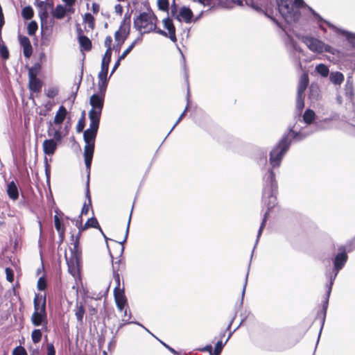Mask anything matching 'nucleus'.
<instances>
[{"mask_svg": "<svg viewBox=\"0 0 355 355\" xmlns=\"http://www.w3.org/2000/svg\"><path fill=\"white\" fill-rule=\"evenodd\" d=\"M88 116H89V129H92V130L98 131V128H99L101 114L94 113L93 112H89Z\"/></svg>", "mask_w": 355, "mask_h": 355, "instance_id": "nucleus-22", "label": "nucleus"}, {"mask_svg": "<svg viewBox=\"0 0 355 355\" xmlns=\"http://www.w3.org/2000/svg\"><path fill=\"white\" fill-rule=\"evenodd\" d=\"M78 40L80 46L83 50L89 51L92 49V42L87 36L80 35L79 36Z\"/></svg>", "mask_w": 355, "mask_h": 355, "instance_id": "nucleus-35", "label": "nucleus"}, {"mask_svg": "<svg viewBox=\"0 0 355 355\" xmlns=\"http://www.w3.org/2000/svg\"><path fill=\"white\" fill-rule=\"evenodd\" d=\"M331 118H325L322 120H318L314 123V129L315 132L327 130L331 128Z\"/></svg>", "mask_w": 355, "mask_h": 355, "instance_id": "nucleus-26", "label": "nucleus"}, {"mask_svg": "<svg viewBox=\"0 0 355 355\" xmlns=\"http://www.w3.org/2000/svg\"><path fill=\"white\" fill-rule=\"evenodd\" d=\"M263 188L262 193V203L267 207V211L263 215L262 222L258 231L257 243H258L262 231L265 227L270 210L275 207L277 203V194L278 191V185L275 178V173L272 168H269L268 170L263 175Z\"/></svg>", "mask_w": 355, "mask_h": 355, "instance_id": "nucleus-1", "label": "nucleus"}, {"mask_svg": "<svg viewBox=\"0 0 355 355\" xmlns=\"http://www.w3.org/2000/svg\"><path fill=\"white\" fill-rule=\"evenodd\" d=\"M85 126V112H83L82 116L79 119L76 125V131L80 133L82 132Z\"/></svg>", "mask_w": 355, "mask_h": 355, "instance_id": "nucleus-52", "label": "nucleus"}, {"mask_svg": "<svg viewBox=\"0 0 355 355\" xmlns=\"http://www.w3.org/2000/svg\"><path fill=\"white\" fill-rule=\"evenodd\" d=\"M329 80L334 85H340L344 80V76L340 71L331 72L329 74Z\"/></svg>", "mask_w": 355, "mask_h": 355, "instance_id": "nucleus-37", "label": "nucleus"}, {"mask_svg": "<svg viewBox=\"0 0 355 355\" xmlns=\"http://www.w3.org/2000/svg\"><path fill=\"white\" fill-rule=\"evenodd\" d=\"M326 22L327 24V26L330 28H331L333 31H334L336 33L345 36L348 42L355 49V33H352L347 31L345 30L338 28L329 21H326Z\"/></svg>", "mask_w": 355, "mask_h": 355, "instance_id": "nucleus-11", "label": "nucleus"}, {"mask_svg": "<svg viewBox=\"0 0 355 355\" xmlns=\"http://www.w3.org/2000/svg\"><path fill=\"white\" fill-rule=\"evenodd\" d=\"M220 3L227 8H233L235 6H248L254 10L262 11L261 5L257 0H219Z\"/></svg>", "mask_w": 355, "mask_h": 355, "instance_id": "nucleus-7", "label": "nucleus"}, {"mask_svg": "<svg viewBox=\"0 0 355 355\" xmlns=\"http://www.w3.org/2000/svg\"><path fill=\"white\" fill-rule=\"evenodd\" d=\"M98 131L87 128L83 132V140L85 144H95Z\"/></svg>", "mask_w": 355, "mask_h": 355, "instance_id": "nucleus-29", "label": "nucleus"}, {"mask_svg": "<svg viewBox=\"0 0 355 355\" xmlns=\"http://www.w3.org/2000/svg\"><path fill=\"white\" fill-rule=\"evenodd\" d=\"M84 159H85V167H86V171H87V179H89L91 166H92V162L93 157L87 156V157H84Z\"/></svg>", "mask_w": 355, "mask_h": 355, "instance_id": "nucleus-55", "label": "nucleus"}, {"mask_svg": "<svg viewBox=\"0 0 355 355\" xmlns=\"http://www.w3.org/2000/svg\"><path fill=\"white\" fill-rule=\"evenodd\" d=\"M83 69H84V66H83V63L82 66H81V69H80V73L78 80V82L76 81L75 84H74L75 89L72 91V93L69 97V99H71L73 102H74V101L77 96V94H78V92L79 90V88H80V84H81V82L83 80Z\"/></svg>", "mask_w": 355, "mask_h": 355, "instance_id": "nucleus-33", "label": "nucleus"}, {"mask_svg": "<svg viewBox=\"0 0 355 355\" xmlns=\"http://www.w3.org/2000/svg\"><path fill=\"white\" fill-rule=\"evenodd\" d=\"M308 9L311 12V13L312 14V15L315 18V21L318 24L319 26V28L320 29H321L322 31H324V33L327 32V29L325 28V27L324 26V25L322 24V23H325L327 25V21L325 19H324L318 12H316L311 7H308Z\"/></svg>", "mask_w": 355, "mask_h": 355, "instance_id": "nucleus-31", "label": "nucleus"}, {"mask_svg": "<svg viewBox=\"0 0 355 355\" xmlns=\"http://www.w3.org/2000/svg\"><path fill=\"white\" fill-rule=\"evenodd\" d=\"M54 224H55V227L56 230L58 231L59 236L60 237V241L62 242L64 239L65 228H64V225H62L60 219L59 218V217L57 215H55V216H54Z\"/></svg>", "mask_w": 355, "mask_h": 355, "instance_id": "nucleus-34", "label": "nucleus"}, {"mask_svg": "<svg viewBox=\"0 0 355 355\" xmlns=\"http://www.w3.org/2000/svg\"><path fill=\"white\" fill-rule=\"evenodd\" d=\"M297 118L296 121L300 124L311 125L315 120V114L313 110L311 109H306L302 116V119H300V115H297L295 119Z\"/></svg>", "mask_w": 355, "mask_h": 355, "instance_id": "nucleus-16", "label": "nucleus"}, {"mask_svg": "<svg viewBox=\"0 0 355 355\" xmlns=\"http://www.w3.org/2000/svg\"><path fill=\"white\" fill-rule=\"evenodd\" d=\"M304 94H297L296 98V110L298 112V115H300L304 107Z\"/></svg>", "mask_w": 355, "mask_h": 355, "instance_id": "nucleus-42", "label": "nucleus"}, {"mask_svg": "<svg viewBox=\"0 0 355 355\" xmlns=\"http://www.w3.org/2000/svg\"><path fill=\"white\" fill-rule=\"evenodd\" d=\"M112 42V37L110 35L107 36L104 41V45H105V46L107 47V50L105 52H107V54H110V53H112V48H111Z\"/></svg>", "mask_w": 355, "mask_h": 355, "instance_id": "nucleus-58", "label": "nucleus"}, {"mask_svg": "<svg viewBox=\"0 0 355 355\" xmlns=\"http://www.w3.org/2000/svg\"><path fill=\"white\" fill-rule=\"evenodd\" d=\"M105 95L94 93L89 98V105L92 106V109L89 112H93L94 113L102 114V111L104 106Z\"/></svg>", "mask_w": 355, "mask_h": 355, "instance_id": "nucleus-9", "label": "nucleus"}, {"mask_svg": "<svg viewBox=\"0 0 355 355\" xmlns=\"http://www.w3.org/2000/svg\"><path fill=\"white\" fill-rule=\"evenodd\" d=\"M74 312L78 323L83 324L84 315L85 313V306L83 302L76 301Z\"/></svg>", "mask_w": 355, "mask_h": 355, "instance_id": "nucleus-24", "label": "nucleus"}, {"mask_svg": "<svg viewBox=\"0 0 355 355\" xmlns=\"http://www.w3.org/2000/svg\"><path fill=\"white\" fill-rule=\"evenodd\" d=\"M42 68L41 64L39 62H36L28 69V76L31 75H34L35 77H37V74Z\"/></svg>", "mask_w": 355, "mask_h": 355, "instance_id": "nucleus-51", "label": "nucleus"}, {"mask_svg": "<svg viewBox=\"0 0 355 355\" xmlns=\"http://www.w3.org/2000/svg\"><path fill=\"white\" fill-rule=\"evenodd\" d=\"M58 93L59 89L57 87H51L45 89V94L49 98H54Z\"/></svg>", "mask_w": 355, "mask_h": 355, "instance_id": "nucleus-46", "label": "nucleus"}, {"mask_svg": "<svg viewBox=\"0 0 355 355\" xmlns=\"http://www.w3.org/2000/svg\"><path fill=\"white\" fill-rule=\"evenodd\" d=\"M193 12L191 10L186 6H183L179 11V15L175 16V19L179 21H181V17L184 19L186 23H190L193 17Z\"/></svg>", "mask_w": 355, "mask_h": 355, "instance_id": "nucleus-19", "label": "nucleus"}, {"mask_svg": "<svg viewBox=\"0 0 355 355\" xmlns=\"http://www.w3.org/2000/svg\"><path fill=\"white\" fill-rule=\"evenodd\" d=\"M314 128V123L313 125L300 124L295 121V123L290 126L284 134H288L291 142L293 141L298 142L315 132Z\"/></svg>", "mask_w": 355, "mask_h": 355, "instance_id": "nucleus-5", "label": "nucleus"}, {"mask_svg": "<svg viewBox=\"0 0 355 355\" xmlns=\"http://www.w3.org/2000/svg\"><path fill=\"white\" fill-rule=\"evenodd\" d=\"M348 256L345 247L342 245L338 248V252L332 259L333 268L331 270L326 272L325 276L329 282L334 284L339 271L343 269L347 263Z\"/></svg>", "mask_w": 355, "mask_h": 355, "instance_id": "nucleus-6", "label": "nucleus"}, {"mask_svg": "<svg viewBox=\"0 0 355 355\" xmlns=\"http://www.w3.org/2000/svg\"><path fill=\"white\" fill-rule=\"evenodd\" d=\"M86 225H87V226L89 227H89L96 228V229H98L101 232H102V229L100 227L99 223L95 217H92V218H89L86 221Z\"/></svg>", "mask_w": 355, "mask_h": 355, "instance_id": "nucleus-47", "label": "nucleus"}, {"mask_svg": "<svg viewBox=\"0 0 355 355\" xmlns=\"http://www.w3.org/2000/svg\"><path fill=\"white\" fill-rule=\"evenodd\" d=\"M277 4L279 13L288 24L300 19L301 12L299 8L305 6L303 0H277Z\"/></svg>", "mask_w": 355, "mask_h": 355, "instance_id": "nucleus-2", "label": "nucleus"}, {"mask_svg": "<svg viewBox=\"0 0 355 355\" xmlns=\"http://www.w3.org/2000/svg\"><path fill=\"white\" fill-rule=\"evenodd\" d=\"M345 97L350 101H353L354 99V89L353 85V81L351 77H347L346 83L345 85Z\"/></svg>", "mask_w": 355, "mask_h": 355, "instance_id": "nucleus-23", "label": "nucleus"}, {"mask_svg": "<svg viewBox=\"0 0 355 355\" xmlns=\"http://www.w3.org/2000/svg\"><path fill=\"white\" fill-rule=\"evenodd\" d=\"M38 15L41 22V29L42 32L44 31V29H47V19L49 17V9L48 8H41L38 10Z\"/></svg>", "mask_w": 355, "mask_h": 355, "instance_id": "nucleus-30", "label": "nucleus"}, {"mask_svg": "<svg viewBox=\"0 0 355 355\" xmlns=\"http://www.w3.org/2000/svg\"><path fill=\"white\" fill-rule=\"evenodd\" d=\"M309 76L307 73H304L299 81L298 87H297V94H304L305 90L306 89L308 85H309Z\"/></svg>", "mask_w": 355, "mask_h": 355, "instance_id": "nucleus-28", "label": "nucleus"}, {"mask_svg": "<svg viewBox=\"0 0 355 355\" xmlns=\"http://www.w3.org/2000/svg\"><path fill=\"white\" fill-rule=\"evenodd\" d=\"M37 28V23L35 21H31L27 26L28 34L31 36L34 35L36 33Z\"/></svg>", "mask_w": 355, "mask_h": 355, "instance_id": "nucleus-43", "label": "nucleus"}, {"mask_svg": "<svg viewBox=\"0 0 355 355\" xmlns=\"http://www.w3.org/2000/svg\"><path fill=\"white\" fill-rule=\"evenodd\" d=\"M333 284H331V282H328V284L326 286V288H327L326 297L322 302V320H321V323H322L321 329H322L323 325L324 324L327 307H328V304H329V296H330V294H331V292L332 290Z\"/></svg>", "mask_w": 355, "mask_h": 355, "instance_id": "nucleus-15", "label": "nucleus"}, {"mask_svg": "<svg viewBox=\"0 0 355 355\" xmlns=\"http://www.w3.org/2000/svg\"><path fill=\"white\" fill-rule=\"evenodd\" d=\"M5 272L7 281L9 282H12L14 281L13 270L10 268H6Z\"/></svg>", "mask_w": 355, "mask_h": 355, "instance_id": "nucleus-62", "label": "nucleus"}, {"mask_svg": "<svg viewBox=\"0 0 355 355\" xmlns=\"http://www.w3.org/2000/svg\"><path fill=\"white\" fill-rule=\"evenodd\" d=\"M163 24L164 27L168 31L167 37H168L172 42H175L177 41V38L175 35V27L173 24V20L168 17L163 19Z\"/></svg>", "mask_w": 355, "mask_h": 355, "instance_id": "nucleus-18", "label": "nucleus"}, {"mask_svg": "<svg viewBox=\"0 0 355 355\" xmlns=\"http://www.w3.org/2000/svg\"><path fill=\"white\" fill-rule=\"evenodd\" d=\"M147 10V12H141L139 16L134 19L133 24L135 28L139 32L144 28V33H149L153 31L164 37H167L168 33L166 31L157 27V17L152 10L150 8Z\"/></svg>", "mask_w": 355, "mask_h": 355, "instance_id": "nucleus-3", "label": "nucleus"}, {"mask_svg": "<svg viewBox=\"0 0 355 355\" xmlns=\"http://www.w3.org/2000/svg\"><path fill=\"white\" fill-rule=\"evenodd\" d=\"M71 257V259L74 261V262L76 264L77 268H79L80 261H81V249L80 246L74 248L73 246V248H70Z\"/></svg>", "mask_w": 355, "mask_h": 355, "instance_id": "nucleus-32", "label": "nucleus"}, {"mask_svg": "<svg viewBox=\"0 0 355 355\" xmlns=\"http://www.w3.org/2000/svg\"><path fill=\"white\" fill-rule=\"evenodd\" d=\"M44 169H45V175L46 178V182H49L50 176H51V166L48 164V160L46 157H44Z\"/></svg>", "mask_w": 355, "mask_h": 355, "instance_id": "nucleus-57", "label": "nucleus"}, {"mask_svg": "<svg viewBox=\"0 0 355 355\" xmlns=\"http://www.w3.org/2000/svg\"><path fill=\"white\" fill-rule=\"evenodd\" d=\"M52 136L53 137V139L55 141L56 143L61 141L62 139V135L60 129L54 130Z\"/></svg>", "mask_w": 355, "mask_h": 355, "instance_id": "nucleus-63", "label": "nucleus"}, {"mask_svg": "<svg viewBox=\"0 0 355 355\" xmlns=\"http://www.w3.org/2000/svg\"><path fill=\"white\" fill-rule=\"evenodd\" d=\"M34 10L31 6H25L21 10V16L24 20H29L33 18Z\"/></svg>", "mask_w": 355, "mask_h": 355, "instance_id": "nucleus-39", "label": "nucleus"}, {"mask_svg": "<svg viewBox=\"0 0 355 355\" xmlns=\"http://www.w3.org/2000/svg\"><path fill=\"white\" fill-rule=\"evenodd\" d=\"M67 9L61 4L58 5L52 11V15L54 18L61 19L64 17Z\"/></svg>", "mask_w": 355, "mask_h": 355, "instance_id": "nucleus-36", "label": "nucleus"}, {"mask_svg": "<svg viewBox=\"0 0 355 355\" xmlns=\"http://www.w3.org/2000/svg\"><path fill=\"white\" fill-rule=\"evenodd\" d=\"M310 96L311 97L317 98L319 95V87L318 85H311L309 88Z\"/></svg>", "mask_w": 355, "mask_h": 355, "instance_id": "nucleus-61", "label": "nucleus"}, {"mask_svg": "<svg viewBox=\"0 0 355 355\" xmlns=\"http://www.w3.org/2000/svg\"><path fill=\"white\" fill-rule=\"evenodd\" d=\"M67 114V110L63 105L60 106L57 111L53 123L55 125H61L64 121Z\"/></svg>", "mask_w": 355, "mask_h": 355, "instance_id": "nucleus-25", "label": "nucleus"}, {"mask_svg": "<svg viewBox=\"0 0 355 355\" xmlns=\"http://www.w3.org/2000/svg\"><path fill=\"white\" fill-rule=\"evenodd\" d=\"M130 33L129 25L124 26V21H121L118 31L114 33V40L117 43H124Z\"/></svg>", "mask_w": 355, "mask_h": 355, "instance_id": "nucleus-12", "label": "nucleus"}, {"mask_svg": "<svg viewBox=\"0 0 355 355\" xmlns=\"http://www.w3.org/2000/svg\"><path fill=\"white\" fill-rule=\"evenodd\" d=\"M42 146L44 154L52 155L57 149L58 144L53 139H49L44 141Z\"/></svg>", "mask_w": 355, "mask_h": 355, "instance_id": "nucleus-20", "label": "nucleus"}, {"mask_svg": "<svg viewBox=\"0 0 355 355\" xmlns=\"http://www.w3.org/2000/svg\"><path fill=\"white\" fill-rule=\"evenodd\" d=\"M157 6L160 10L168 12L169 9L168 0H157Z\"/></svg>", "mask_w": 355, "mask_h": 355, "instance_id": "nucleus-54", "label": "nucleus"}, {"mask_svg": "<svg viewBox=\"0 0 355 355\" xmlns=\"http://www.w3.org/2000/svg\"><path fill=\"white\" fill-rule=\"evenodd\" d=\"M7 193L9 198L13 200H16L19 198V191L16 183L11 181L7 185Z\"/></svg>", "mask_w": 355, "mask_h": 355, "instance_id": "nucleus-27", "label": "nucleus"}, {"mask_svg": "<svg viewBox=\"0 0 355 355\" xmlns=\"http://www.w3.org/2000/svg\"><path fill=\"white\" fill-rule=\"evenodd\" d=\"M18 38L20 45L23 47L24 57L26 58H30L33 53V47L29 38L21 35H19Z\"/></svg>", "mask_w": 355, "mask_h": 355, "instance_id": "nucleus-14", "label": "nucleus"}, {"mask_svg": "<svg viewBox=\"0 0 355 355\" xmlns=\"http://www.w3.org/2000/svg\"><path fill=\"white\" fill-rule=\"evenodd\" d=\"M291 144V141L288 138V134L284 133L279 141L270 153V163L272 168L280 166L282 158L288 150Z\"/></svg>", "mask_w": 355, "mask_h": 355, "instance_id": "nucleus-4", "label": "nucleus"}, {"mask_svg": "<svg viewBox=\"0 0 355 355\" xmlns=\"http://www.w3.org/2000/svg\"><path fill=\"white\" fill-rule=\"evenodd\" d=\"M108 81H98V92L97 94H100L105 96Z\"/></svg>", "mask_w": 355, "mask_h": 355, "instance_id": "nucleus-49", "label": "nucleus"}, {"mask_svg": "<svg viewBox=\"0 0 355 355\" xmlns=\"http://www.w3.org/2000/svg\"><path fill=\"white\" fill-rule=\"evenodd\" d=\"M303 42L313 52L322 53L321 46H322L323 42L320 40L311 37H304Z\"/></svg>", "mask_w": 355, "mask_h": 355, "instance_id": "nucleus-10", "label": "nucleus"}, {"mask_svg": "<svg viewBox=\"0 0 355 355\" xmlns=\"http://www.w3.org/2000/svg\"><path fill=\"white\" fill-rule=\"evenodd\" d=\"M46 355H55V349L53 343H48Z\"/></svg>", "mask_w": 355, "mask_h": 355, "instance_id": "nucleus-64", "label": "nucleus"}, {"mask_svg": "<svg viewBox=\"0 0 355 355\" xmlns=\"http://www.w3.org/2000/svg\"><path fill=\"white\" fill-rule=\"evenodd\" d=\"M315 71L322 77H327L329 73V69L324 64H319L315 67Z\"/></svg>", "mask_w": 355, "mask_h": 355, "instance_id": "nucleus-41", "label": "nucleus"}, {"mask_svg": "<svg viewBox=\"0 0 355 355\" xmlns=\"http://www.w3.org/2000/svg\"><path fill=\"white\" fill-rule=\"evenodd\" d=\"M42 333L40 329H34L31 333V338L34 343H38L42 338Z\"/></svg>", "mask_w": 355, "mask_h": 355, "instance_id": "nucleus-48", "label": "nucleus"}, {"mask_svg": "<svg viewBox=\"0 0 355 355\" xmlns=\"http://www.w3.org/2000/svg\"><path fill=\"white\" fill-rule=\"evenodd\" d=\"M83 21L85 23L88 24V27L93 29L94 27V17L89 12H87L85 14L83 17Z\"/></svg>", "mask_w": 355, "mask_h": 355, "instance_id": "nucleus-44", "label": "nucleus"}, {"mask_svg": "<svg viewBox=\"0 0 355 355\" xmlns=\"http://www.w3.org/2000/svg\"><path fill=\"white\" fill-rule=\"evenodd\" d=\"M12 355H28L24 347L17 346L12 351Z\"/></svg>", "mask_w": 355, "mask_h": 355, "instance_id": "nucleus-60", "label": "nucleus"}, {"mask_svg": "<svg viewBox=\"0 0 355 355\" xmlns=\"http://www.w3.org/2000/svg\"><path fill=\"white\" fill-rule=\"evenodd\" d=\"M107 73L108 69H105V66H103V67H101V71L98 74V81H108Z\"/></svg>", "mask_w": 355, "mask_h": 355, "instance_id": "nucleus-56", "label": "nucleus"}, {"mask_svg": "<svg viewBox=\"0 0 355 355\" xmlns=\"http://www.w3.org/2000/svg\"><path fill=\"white\" fill-rule=\"evenodd\" d=\"M114 297L117 309L123 311L127 304V298L124 290L114 291Z\"/></svg>", "mask_w": 355, "mask_h": 355, "instance_id": "nucleus-13", "label": "nucleus"}, {"mask_svg": "<svg viewBox=\"0 0 355 355\" xmlns=\"http://www.w3.org/2000/svg\"><path fill=\"white\" fill-rule=\"evenodd\" d=\"M37 289L39 291H44L46 288V281L44 277L39 278L37 281Z\"/></svg>", "mask_w": 355, "mask_h": 355, "instance_id": "nucleus-59", "label": "nucleus"}, {"mask_svg": "<svg viewBox=\"0 0 355 355\" xmlns=\"http://www.w3.org/2000/svg\"><path fill=\"white\" fill-rule=\"evenodd\" d=\"M231 336H232V333H230L226 340L225 341V343H223L222 340H218L216 343L215 348L213 351V355H220V354L224 345L227 343V342L228 341V340L230 338Z\"/></svg>", "mask_w": 355, "mask_h": 355, "instance_id": "nucleus-40", "label": "nucleus"}, {"mask_svg": "<svg viewBox=\"0 0 355 355\" xmlns=\"http://www.w3.org/2000/svg\"><path fill=\"white\" fill-rule=\"evenodd\" d=\"M31 322L35 327L44 325L46 328L47 325V314L46 311V295L42 298V303L40 306V311H34L31 316Z\"/></svg>", "mask_w": 355, "mask_h": 355, "instance_id": "nucleus-8", "label": "nucleus"}, {"mask_svg": "<svg viewBox=\"0 0 355 355\" xmlns=\"http://www.w3.org/2000/svg\"><path fill=\"white\" fill-rule=\"evenodd\" d=\"M0 55L4 60H8L10 56L9 51L3 42L0 45Z\"/></svg>", "mask_w": 355, "mask_h": 355, "instance_id": "nucleus-50", "label": "nucleus"}, {"mask_svg": "<svg viewBox=\"0 0 355 355\" xmlns=\"http://www.w3.org/2000/svg\"><path fill=\"white\" fill-rule=\"evenodd\" d=\"M95 144H85L84 148V157H93Z\"/></svg>", "mask_w": 355, "mask_h": 355, "instance_id": "nucleus-45", "label": "nucleus"}, {"mask_svg": "<svg viewBox=\"0 0 355 355\" xmlns=\"http://www.w3.org/2000/svg\"><path fill=\"white\" fill-rule=\"evenodd\" d=\"M29 83L28 87L29 89L35 93L40 92L42 89L43 83L37 77H35L34 75H31L28 76Z\"/></svg>", "mask_w": 355, "mask_h": 355, "instance_id": "nucleus-21", "label": "nucleus"}, {"mask_svg": "<svg viewBox=\"0 0 355 355\" xmlns=\"http://www.w3.org/2000/svg\"><path fill=\"white\" fill-rule=\"evenodd\" d=\"M110 255L111 257V259H112V261H113V256H112V254L110 251ZM120 261L121 260H119L117 261H116L115 263L112 262V273H113V278H114V280L116 283V286L114 288V291H121V290H124V287H123L122 288H120V286H121V282H120V275H119V267H116L115 265L116 264H119L120 263Z\"/></svg>", "mask_w": 355, "mask_h": 355, "instance_id": "nucleus-17", "label": "nucleus"}, {"mask_svg": "<svg viewBox=\"0 0 355 355\" xmlns=\"http://www.w3.org/2000/svg\"><path fill=\"white\" fill-rule=\"evenodd\" d=\"M111 58H112V53H110V54H107V52H105V55L102 59V61H101V67H103V66H105V69H108L110 62L111 61Z\"/></svg>", "mask_w": 355, "mask_h": 355, "instance_id": "nucleus-53", "label": "nucleus"}, {"mask_svg": "<svg viewBox=\"0 0 355 355\" xmlns=\"http://www.w3.org/2000/svg\"><path fill=\"white\" fill-rule=\"evenodd\" d=\"M133 208H134V204L132 206V209H131L130 214V216H129V218H128V224H127V227H126V231H125V234L124 239L122 241L119 242V243L121 245L120 257H121L123 253V251H124L123 243L126 241L128 236L130 224V221H131V218H132Z\"/></svg>", "mask_w": 355, "mask_h": 355, "instance_id": "nucleus-38", "label": "nucleus"}]
</instances>
